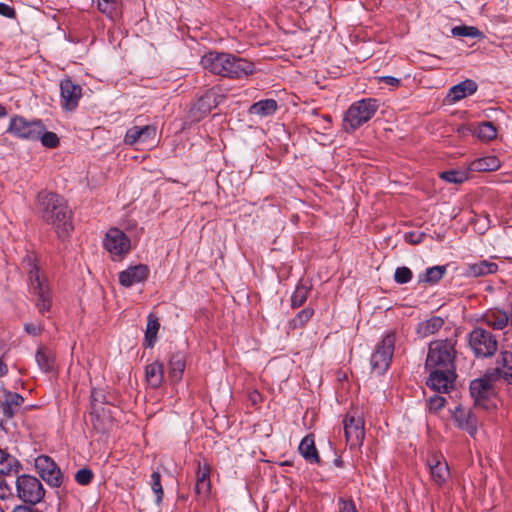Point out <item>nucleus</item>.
Listing matches in <instances>:
<instances>
[{
	"mask_svg": "<svg viewBox=\"0 0 512 512\" xmlns=\"http://www.w3.org/2000/svg\"><path fill=\"white\" fill-rule=\"evenodd\" d=\"M8 373L7 364L0 359V378L4 377Z\"/></svg>",
	"mask_w": 512,
	"mask_h": 512,
	"instance_id": "55",
	"label": "nucleus"
},
{
	"mask_svg": "<svg viewBox=\"0 0 512 512\" xmlns=\"http://www.w3.org/2000/svg\"><path fill=\"white\" fill-rule=\"evenodd\" d=\"M157 128L154 125L133 126L124 136V143L129 146L138 144H153L156 139Z\"/></svg>",
	"mask_w": 512,
	"mask_h": 512,
	"instance_id": "15",
	"label": "nucleus"
},
{
	"mask_svg": "<svg viewBox=\"0 0 512 512\" xmlns=\"http://www.w3.org/2000/svg\"><path fill=\"white\" fill-rule=\"evenodd\" d=\"M159 327L158 318L153 314H149L145 331V343L147 347H153L156 343Z\"/></svg>",
	"mask_w": 512,
	"mask_h": 512,
	"instance_id": "33",
	"label": "nucleus"
},
{
	"mask_svg": "<svg viewBox=\"0 0 512 512\" xmlns=\"http://www.w3.org/2000/svg\"><path fill=\"white\" fill-rule=\"evenodd\" d=\"M201 65L212 74L228 78H243L254 73V64L229 53L208 52Z\"/></svg>",
	"mask_w": 512,
	"mask_h": 512,
	"instance_id": "2",
	"label": "nucleus"
},
{
	"mask_svg": "<svg viewBox=\"0 0 512 512\" xmlns=\"http://www.w3.org/2000/svg\"><path fill=\"white\" fill-rule=\"evenodd\" d=\"M38 140L41 141L42 145L47 148H55L59 144V138L56 133L43 130L40 133Z\"/></svg>",
	"mask_w": 512,
	"mask_h": 512,
	"instance_id": "41",
	"label": "nucleus"
},
{
	"mask_svg": "<svg viewBox=\"0 0 512 512\" xmlns=\"http://www.w3.org/2000/svg\"><path fill=\"white\" fill-rule=\"evenodd\" d=\"M412 277V271L406 266L398 267L395 270L394 279L398 284H406L411 281Z\"/></svg>",
	"mask_w": 512,
	"mask_h": 512,
	"instance_id": "42",
	"label": "nucleus"
},
{
	"mask_svg": "<svg viewBox=\"0 0 512 512\" xmlns=\"http://www.w3.org/2000/svg\"><path fill=\"white\" fill-rule=\"evenodd\" d=\"M145 378L150 387L158 388L163 382V364L159 361L148 364L145 368Z\"/></svg>",
	"mask_w": 512,
	"mask_h": 512,
	"instance_id": "27",
	"label": "nucleus"
},
{
	"mask_svg": "<svg viewBox=\"0 0 512 512\" xmlns=\"http://www.w3.org/2000/svg\"><path fill=\"white\" fill-rule=\"evenodd\" d=\"M440 177L449 183H463L467 179V174L463 171L450 170L441 173Z\"/></svg>",
	"mask_w": 512,
	"mask_h": 512,
	"instance_id": "40",
	"label": "nucleus"
},
{
	"mask_svg": "<svg viewBox=\"0 0 512 512\" xmlns=\"http://www.w3.org/2000/svg\"><path fill=\"white\" fill-rule=\"evenodd\" d=\"M12 495L11 485L2 477H0V499H7Z\"/></svg>",
	"mask_w": 512,
	"mask_h": 512,
	"instance_id": "49",
	"label": "nucleus"
},
{
	"mask_svg": "<svg viewBox=\"0 0 512 512\" xmlns=\"http://www.w3.org/2000/svg\"><path fill=\"white\" fill-rule=\"evenodd\" d=\"M395 341V333L390 331L376 344L370 358L372 372L382 375L388 370L394 354Z\"/></svg>",
	"mask_w": 512,
	"mask_h": 512,
	"instance_id": "6",
	"label": "nucleus"
},
{
	"mask_svg": "<svg viewBox=\"0 0 512 512\" xmlns=\"http://www.w3.org/2000/svg\"><path fill=\"white\" fill-rule=\"evenodd\" d=\"M466 130H468V128H466V127H462L461 129H459V131H466Z\"/></svg>",
	"mask_w": 512,
	"mask_h": 512,
	"instance_id": "59",
	"label": "nucleus"
},
{
	"mask_svg": "<svg viewBox=\"0 0 512 512\" xmlns=\"http://www.w3.org/2000/svg\"><path fill=\"white\" fill-rule=\"evenodd\" d=\"M343 425L346 441L350 447L361 446L365 436L364 421L362 417L348 413L343 420Z\"/></svg>",
	"mask_w": 512,
	"mask_h": 512,
	"instance_id": "13",
	"label": "nucleus"
},
{
	"mask_svg": "<svg viewBox=\"0 0 512 512\" xmlns=\"http://www.w3.org/2000/svg\"><path fill=\"white\" fill-rule=\"evenodd\" d=\"M24 329L27 333L31 335H39L41 332V327L35 324H25Z\"/></svg>",
	"mask_w": 512,
	"mask_h": 512,
	"instance_id": "53",
	"label": "nucleus"
},
{
	"mask_svg": "<svg viewBox=\"0 0 512 512\" xmlns=\"http://www.w3.org/2000/svg\"><path fill=\"white\" fill-rule=\"evenodd\" d=\"M27 505H19L14 508L13 512H39L37 509Z\"/></svg>",
	"mask_w": 512,
	"mask_h": 512,
	"instance_id": "54",
	"label": "nucleus"
},
{
	"mask_svg": "<svg viewBox=\"0 0 512 512\" xmlns=\"http://www.w3.org/2000/svg\"><path fill=\"white\" fill-rule=\"evenodd\" d=\"M216 97V91L214 89H210L209 91L206 92V94L201 97L199 99V102H198V105H199V108H203V111L204 113H207L210 111L211 109V105H210V102L211 100H214Z\"/></svg>",
	"mask_w": 512,
	"mask_h": 512,
	"instance_id": "45",
	"label": "nucleus"
},
{
	"mask_svg": "<svg viewBox=\"0 0 512 512\" xmlns=\"http://www.w3.org/2000/svg\"><path fill=\"white\" fill-rule=\"evenodd\" d=\"M428 408L431 412H438L442 409L446 403V400L443 396L434 395L430 396L428 399Z\"/></svg>",
	"mask_w": 512,
	"mask_h": 512,
	"instance_id": "47",
	"label": "nucleus"
},
{
	"mask_svg": "<svg viewBox=\"0 0 512 512\" xmlns=\"http://www.w3.org/2000/svg\"><path fill=\"white\" fill-rule=\"evenodd\" d=\"M432 480L438 486H442L450 477V470L446 460L441 455L432 454L427 459Z\"/></svg>",
	"mask_w": 512,
	"mask_h": 512,
	"instance_id": "17",
	"label": "nucleus"
},
{
	"mask_svg": "<svg viewBox=\"0 0 512 512\" xmlns=\"http://www.w3.org/2000/svg\"><path fill=\"white\" fill-rule=\"evenodd\" d=\"M500 167V160L494 155H489L473 160L469 168L471 171L487 172L495 171Z\"/></svg>",
	"mask_w": 512,
	"mask_h": 512,
	"instance_id": "28",
	"label": "nucleus"
},
{
	"mask_svg": "<svg viewBox=\"0 0 512 512\" xmlns=\"http://www.w3.org/2000/svg\"><path fill=\"white\" fill-rule=\"evenodd\" d=\"M151 488L156 494L157 502H161L164 493L161 485V475L159 472H153L151 474Z\"/></svg>",
	"mask_w": 512,
	"mask_h": 512,
	"instance_id": "43",
	"label": "nucleus"
},
{
	"mask_svg": "<svg viewBox=\"0 0 512 512\" xmlns=\"http://www.w3.org/2000/svg\"><path fill=\"white\" fill-rule=\"evenodd\" d=\"M298 450L306 461L310 463L319 462V455L315 447L313 436H305L300 442Z\"/></svg>",
	"mask_w": 512,
	"mask_h": 512,
	"instance_id": "29",
	"label": "nucleus"
},
{
	"mask_svg": "<svg viewBox=\"0 0 512 512\" xmlns=\"http://www.w3.org/2000/svg\"><path fill=\"white\" fill-rule=\"evenodd\" d=\"M379 108L378 100L364 98L352 103L343 117V129L346 132H353L375 115Z\"/></svg>",
	"mask_w": 512,
	"mask_h": 512,
	"instance_id": "5",
	"label": "nucleus"
},
{
	"mask_svg": "<svg viewBox=\"0 0 512 512\" xmlns=\"http://www.w3.org/2000/svg\"><path fill=\"white\" fill-rule=\"evenodd\" d=\"M510 325L512 327V308H511V320H510Z\"/></svg>",
	"mask_w": 512,
	"mask_h": 512,
	"instance_id": "60",
	"label": "nucleus"
},
{
	"mask_svg": "<svg viewBox=\"0 0 512 512\" xmlns=\"http://www.w3.org/2000/svg\"><path fill=\"white\" fill-rule=\"evenodd\" d=\"M338 510L339 512H357L353 501L343 499L338 501Z\"/></svg>",
	"mask_w": 512,
	"mask_h": 512,
	"instance_id": "50",
	"label": "nucleus"
},
{
	"mask_svg": "<svg viewBox=\"0 0 512 512\" xmlns=\"http://www.w3.org/2000/svg\"><path fill=\"white\" fill-rule=\"evenodd\" d=\"M100 12L105 14L112 21L117 20L121 15L119 4L116 0H96Z\"/></svg>",
	"mask_w": 512,
	"mask_h": 512,
	"instance_id": "32",
	"label": "nucleus"
},
{
	"mask_svg": "<svg viewBox=\"0 0 512 512\" xmlns=\"http://www.w3.org/2000/svg\"><path fill=\"white\" fill-rule=\"evenodd\" d=\"M19 461L12 455L0 449V474L9 475L18 472Z\"/></svg>",
	"mask_w": 512,
	"mask_h": 512,
	"instance_id": "31",
	"label": "nucleus"
},
{
	"mask_svg": "<svg viewBox=\"0 0 512 512\" xmlns=\"http://www.w3.org/2000/svg\"><path fill=\"white\" fill-rule=\"evenodd\" d=\"M456 340L438 339L429 343L425 369H455Z\"/></svg>",
	"mask_w": 512,
	"mask_h": 512,
	"instance_id": "4",
	"label": "nucleus"
},
{
	"mask_svg": "<svg viewBox=\"0 0 512 512\" xmlns=\"http://www.w3.org/2000/svg\"><path fill=\"white\" fill-rule=\"evenodd\" d=\"M452 417L460 429L467 431L472 437L476 435L477 419L470 410L457 406Z\"/></svg>",
	"mask_w": 512,
	"mask_h": 512,
	"instance_id": "19",
	"label": "nucleus"
},
{
	"mask_svg": "<svg viewBox=\"0 0 512 512\" xmlns=\"http://www.w3.org/2000/svg\"><path fill=\"white\" fill-rule=\"evenodd\" d=\"M211 483L210 481H196L195 492L199 498L206 500L210 495Z\"/></svg>",
	"mask_w": 512,
	"mask_h": 512,
	"instance_id": "44",
	"label": "nucleus"
},
{
	"mask_svg": "<svg viewBox=\"0 0 512 512\" xmlns=\"http://www.w3.org/2000/svg\"><path fill=\"white\" fill-rule=\"evenodd\" d=\"M7 115V110L3 105H0V118H3Z\"/></svg>",
	"mask_w": 512,
	"mask_h": 512,
	"instance_id": "56",
	"label": "nucleus"
},
{
	"mask_svg": "<svg viewBox=\"0 0 512 512\" xmlns=\"http://www.w3.org/2000/svg\"><path fill=\"white\" fill-rule=\"evenodd\" d=\"M477 88V83L474 80L466 79L452 86L448 95L453 102H457L467 96L473 95L477 91Z\"/></svg>",
	"mask_w": 512,
	"mask_h": 512,
	"instance_id": "24",
	"label": "nucleus"
},
{
	"mask_svg": "<svg viewBox=\"0 0 512 512\" xmlns=\"http://www.w3.org/2000/svg\"><path fill=\"white\" fill-rule=\"evenodd\" d=\"M35 468L43 481L52 488H59L63 483V474L56 462L47 455L35 459Z\"/></svg>",
	"mask_w": 512,
	"mask_h": 512,
	"instance_id": "11",
	"label": "nucleus"
},
{
	"mask_svg": "<svg viewBox=\"0 0 512 512\" xmlns=\"http://www.w3.org/2000/svg\"><path fill=\"white\" fill-rule=\"evenodd\" d=\"M451 33L454 37L480 38L482 32L474 26L460 25L452 28Z\"/></svg>",
	"mask_w": 512,
	"mask_h": 512,
	"instance_id": "38",
	"label": "nucleus"
},
{
	"mask_svg": "<svg viewBox=\"0 0 512 512\" xmlns=\"http://www.w3.org/2000/svg\"><path fill=\"white\" fill-rule=\"evenodd\" d=\"M278 104L274 99H264L260 100L249 108V113L251 115H256L260 118L272 116L277 111Z\"/></svg>",
	"mask_w": 512,
	"mask_h": 512,
	"instance_id": "26",
	"label": "nucleus"
},
{
	"mask_svg": "<svg viewBox=\"0 0 512 512\" xmlns=\"http://www.w3.org/2000/svg\"><path fill=\"white\" fill-rule=\"evenodd\" d=\"M36 206L41 219L53 227L59 239L69 238L73 231L72 212L63 197L41 191L37 195Z\"/></svg>",
	"mask_w": 512,
	"mask_h": 512,
	"instance_id": "1",
	"label": "nucleus"
},
{
	"mask_svg": "<svg viewBox=\"0 0 512 512\" xmlns=\"http://www.w3.org/2000/svg\"><path fill=\"white\" fill-rule=\"evenodd\" d=\"M0 15L13 19L16 16V12L10 5L0 2Z\"/></svg>",
	"mask_w": 512,
	"mask_h": 512,
	"instance_id": "51",
	"label": "nucleus"
},
{
	"mask_svg": "<svg viewBox=\"0 0 512 512\" xmlns=\"http://www.w3.org/2000/svg\"><path fill=\"white\" fill-rule=\"evenodd\" d=\"M185 369V362L182 356L174 355L169 362V374L173 381L181 380Z\"/></svg>",
	"mask_w": 512,
	"mask_h": 512,
	"instance_id": "36",
	"label": "nucleus"
},
{
	"mask_svg": "<svg viewBox=\"0 0 512 512\" xmlns=\"http://www.w3.org/2000/svg\"><path fill=\"white\" fill-rule=\"evenodd\" d=\"M210 465L207 462L198 464L197 481H210Z\"/></svg>",
	"mask_w": 512,
	"mask_h": 512,
	"instance_id": "48",
	"label": "nucleus"
},
{
	"mask_svg": "<svg viewBox=\"0 0 512 512\" xmlns=\"http://www.w3.org/2000/svg\"><path fill=\"white\" fill-rule=\"evenodd\" d=\"M310 288L305 284H298L291 296L292 308H298L307 300Z\"/></svg>",
	"mask_w": 512,
	"mask_h": 512,
	"instance_id": "37",
	"label": "nucleus"
},
{
	"mask_svg": "<svg viewBox=\"0 0 512 512\" xmlns=\"http://www.w3.org/2000/svg\"><path fill=\"white\" fill-rule=\"evenodd\" d=\"M447 271V266L445 265H436L433 267H429L425 270L424 273L419 274L418 282L419 283H427L430 285L438 283Z\"/></svg>",
	"mask_w": 512,
	"mask_h": 512,
	"instance_id": "30",
	"label": "nucleus"
},
{
	"mask_svg": "<svg viewBox=\"0 0 512 512\" xmlns=\"http://www.w3.org/2000/svg\"><path fill=\"white\" fill-rule=\"evenodd\" d=\"M148 275L149 268L147 265L138 264L130 266L119 273V283L124 287H131L135 284L144 282Z\"/></svg>",
	"mask_w": 512,
	"mask_h": 512,
	"instance_id": "18",
	"label": "nucleus"
},
{
	"mask_svg": "<svg viewBox=\"0 0 512 512\" xmlns=\"http://www.w3.org/2000/svg\"><path fill=\"white\" fill-rule=\"evenodd\" d=\"M469 346L476 357L487 358L497 351L498 341L490 331L477 327L469 334Z\"/></svg>",
	"mask_w": 512,
	"mask_h": 512,
	"instance_id": "9",
	"label": "nucleus"
},
{
	"mask_svg": "<svg viewBox=\"0 0 512 512\" xmlns=\"http://www.w3.org/2000/svg\"><path fill=\"white\" fill-rule=\"evenodd\" d=\"M17 496L24 503L36 505L45 497V489L41 481L32 475L23 474L15 481Z\"/></svg>",
	"mask_w": 512,
	"mask_h": 512,
	"instance_id": "7",
	"label": "nucleus"
},
{
	"mask_svg": "<svg viewBox=\"0 0 512 512\" xmlns=\"http://www.w3.org/2000/svg\"><path fill=\"white\" fill-rule=\"evenodd\" d=\"M496 373H485L470 383V394L477 406L487 409L489 401L495 396Z\"/></svg>",
	"mask_w": 512,
	"mask_h": 512,
	"instance_id": "8",
	"label": "nucleus"
},
{
	"mask_svg": "<svg viewBox=\"0 0 512 512\" xmlns=\"http://www.w3.org/2000/svg\"><path fill=\"white\" fill-rule=\"evenodd\" d=\"M473 134L483 141H490L496 138L497 129L492 122L484 121L474 129Z\"/></svg>",
	"mask_w": 512,
	"mask_h": 512,
	"instance_id": "35",
	"label": "nucleus"
},
{
	"mask_svg": "<svg viewBox=\"0 0 512 512\" xmlns=\"http://www.w3.org/2000/svg\"><path fill=\"white\" fill-rule=\"evenodd\" d=\"M511 312L507 314L503 310L488 311L483 316V321L494 330H503L510 324Z\"/></svg>",
	"mask_w": 512,
	"mask_h": 512,
	"instance_id": "23",
	"label": "nucleus"
},
{
	"mask_svg": "<svg viewBox=\"0 0 512 512\" xmlns=\"http://www.w3.org/2000/svg\"><path fill=\"white\" fill-rule=\"evenodd\" d=\"M45 126L41 120L28 121L22 116H14L10 120L7 132L25 140L36 141Z\"/></svg>",
	"mask_w": 512,
	"mask_h": 512,
	"instance_id": "10",
	"label": "nucleus"
},
{
	"mask_svg": "<svg viewBox=\"0 0 512 512\" xmlns=\"http://www.w3.org/2000/svg\"><path fill=\"white\" fill-rule=\"evenodd\" d=\"M430 372L427 385L438 393H448L453 388L456 378L455 369H426Z\"/></svg>",
	"mask_w": 512,
	"mask_h": 512,
	"instance_id": "14",
	"label": "nucleus"
},
{
	"mask_svg": "<svg viewBox=\"0 0 512 512\" xmlns=\"http://www.w3.org/2000/svg\"><path fill=\"white\" fill-rule=\"evenodd\" d=\"M323 119L328 122V123H331L332 119H331V116L330 115H324L323 116Z\"/></svg>",
	"mask_w": 512,
	"mask_h": 512,
	"instance_id": "58",
	"label": "nucleus"
},
{
	"mask_svg": "<svg viewBox=\"0 0 512 512\" xmlns=\"http://www.w3.org/2000/svg\"><path fill=\"white\" fill-rule=\"evenodd\" d=\"M92 479L93 472L87 468L80 469L75 474V480L80 485H88Z\"/></svg>",
	"mask_w": 512,
	"mask_h": 512,
	"instance_id": "46",
	"label": "nucleus"
},
{
	"mask_svg": "<svg viewBox=\"0 0 512 512\" xmlns=\"http://www.w3.org/2000/svg\"><path fill=\"white\" fill-rule=\"evenodd\" d=\"M103 245L113 259L122 258L131 249V241L128 236L118 228H110L104 237Z\"/></svg>",
	"mask_w": 512,
	"mask_h": 512,
	"instance_id": "12",
	"label": "nucleus"
},
{
	"mask_svg": "<svg viewBox=\"0 0 512 512\" xmlns=\"http://www.w3.org/2000/svg\"><path fill=\"white\" fill-rule=\"evenodd\" d=\"M489 372L496 373V380L502 378L512 384V352L502 351L496 359L495 368Z\"/></svg>",
	"mask_w": 512,
	"mask_h": 512,
	"instance_id": "20",
	"label": "nucleus"
},
{
	"mask_svg": "<svg viewBox=\"0 0 512 512\" xmlns=\"http://www.w3.org/2000/svg\"><path fill=\"white\" fill-rule=\"evenodd\" d=\"M498 265L489 260H481L475 263H469L465 268V275L468 277H482L496 273Z\"/></svg>",
	"mask_w": 512,
	"mask_h": 512,
	"instance_id": "22",
	"label": "nucleus"
},
{
	"mask_svg": "<svg viewBox=\"0 0 512 512\" xmlns=\"http://www.w3.org/2000/svg\"><path fill=\"white\" fill-rule=\"evenodd\" d=\"M412 236H413V234L411 235V237H412ZM410 241H411L412 243H414V244H417V243H420V242H421V239H420V237H419V238H417V239H416V238H413V239L411 238V240H410Z\"/></svg>",
	"mask_w": 512,
	"mask_h": 512,
	"instance_id": "57",
	"label": "nucleus"
},
{
	"mask_svg": "<svg viewBox=\"0 0 512 512\" xmlns=\"http://www.w3.org/2000/svg\"><path fill=\"white\" fill-rule=\"evenodd\" d=\"M23 269L28 275L29 292L35 298L39 313L44 314L52 307V291L49 280L40 268L35 254H27L22 261Z\"/></svg>",
	"mask_w": 512,
	"mask_h": 512,
	"instance_id": "3",
	"label": "nucleus"
},
{
	"mask_svg": "<svg viewBox=\"0 0 512 512\" xmlns=\"http://www.w3.org/2000/svg\"><path fill=\"white\" fill-rule=\"evenodd\" d=\"M379 81L382 83H385L387 85H390L392 87H398L400 85V79L395 78L393 76H382L379 77Z\"/></svg>",
	"mask_w": 512,
	"mask_h": 512,
	"instance_id": "52",
	"label": "nucleus"
},
{
	"mask_svg": "<svg viewBox=\"0 0 512 512\" xmlns=\"http://www.w3.org/2000/svg\"><path fill=\"white\" fill-rule=\"evenodd\" d=\"M36 362L39 368L45 373H49L54 370V356L52 352L47 349H38L36 353Z\"/></svg>",
	"mask_w": 512,
	"mask_h": 512,
	"instance_id": "34",
	"label": "nucleus"
},
{
	"mask_svg": "<svg viewBox=\"0 0 512 512\" xmlns=\"http://www.w3.org/2000/svg\"><path fill=\"white\" fill-rule=\"evenodd\" d=\"M61 106L66 111L74 110L82 96V88L70 78L60 82Z\"/></svg>",
	"mask_w": 512,
	"mask_h": 512,
	"instance_id": "16",
	"label": "nucleus"
},
{
	"mask_svg": "<svg viewBox=\"0 0 512 512\" xmlns=\"http://www.w3.org/2000/svg\"><path fill=\"white\" fill-rule=\"evenodd\" d=\"M443 325V318L439 316H433L429 319L420 322L417 325L416 332L420 337L426 338L437 333L443 327Z\"/></svg>",
	"mask_w": 512,
	"mask_h": 512,
	"instance_id": "25",
	"label": "nucleus"
},
{
	"mask_svg": "<svg viewBox=\"0 0 512 512\" xmlns=\"http://www.w3.org/2000/svg\"><path fill=\"white\" fill-rule=\"evenodd\" d=\"M314 310L312 308H304L290 321V327L293 329L304 326L313 316Z\"/></svg>",
	"mask_w": 512,
	"mask_h": 512,
	"instance_id": "39",
	"label": "nucleus"
},
{
	"mask_svg": "<svg viewBox=\"0 0 512 512\" xmlns=\"http://www.w3.org/2000/svg\"><path fill=\"white\" fill-rule=\"evenodd\" d=\"M24 398L16 392H5L4 400L0 401L2 418L0 421L11 419L20 409Z\"/></svg>",
	"mask_w": 512,
	"mask_h": 512,
	"instance_id": "21",
	"label": "nucleus"
}]
</instances>
